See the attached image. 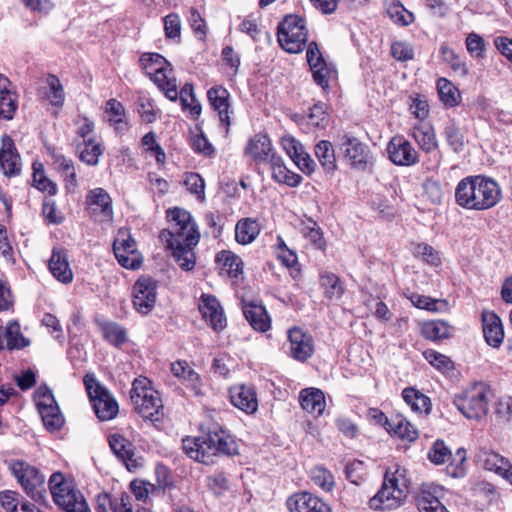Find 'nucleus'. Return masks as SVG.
<instances>
[{
  "label": "nucleus",
  "instance_id": "41",
  "mask_svg": "<svg viewBox=\"0 0 512 512\" xmlns=\"http://www.w3.org/2000/svg\"><path fill=\"white\" fill-rule=\"evenodd\" d=\"M301 233L307 239L314 249L324 251L326 249V240L319 224L312 218H306L302 221Z\"/></svg>",
  "mask_w": 512,
  "mask_h": 512
},
{
  "label": "nucleus",
  "instance_id": "5",
  "mask_svg": "<svg viewBox=\"0 0 512 512\" xmlns=\"http://www.w3.org/2000/svg\"><path fill=\"white\" fill-rule=\"evenodd\" d=\"M83 383L97 417L101 421L115 418L119 409L118 403L109 390L97 380L94 373H87Z\"/></svg>",
  "mask_w": 512,
  "mask_h": 512
},
{
  "label": "nucleus",
  "instance_id": "12",
  "mask_svg": "<svg viewBox=\"0 0 512 512\" xmlns=\"http://www.w3.org/2000/svg\"><path fill=\"white\" fill-rule=\"evenodd\" d=\"M206 458L219 454L234 455L237 453V444L229 432L218 423H212L207 432L201 436Z\"/></svg>",
  "mask_w": 512,
  "mask_h": 512
},
{
  "label": "nucleus",
  "instance_id": "55",
  "mask_svg": "<svg viewBox=\"0 0 512 512\" xmlns=\"http://www.w3.org/2000/svg\"><path fill=\"white\" fill-rule=\"evenodd\" d=\"M310 69L312 71L314 82L323 90H327L329 88V79L334 72L332 65L324 61L318 64H313Z\"/></svg>",
  "mask_w": 512,
  "mask_h": 512
},
{
  "label": "nucleus",
  "instance_id": "47",
  "mask_svg": "<svg viewBox=\"0 0 512 512\" xmlns=\"http://www.w3.org/2000/svg\"><path fill=\"white\" fill-rule=\"evenodd\" d=\"M4 338L9 351L23 349L29 345V340L20 332V326L15 321L6 326Z\"/></svg>",
  "mask_w": 512,
  "mask_h": 512
},
{
  "label": "nucleus",
  "instance_id": "50",
  "mask_svg": "<svg viewBox=\"0 0 512 512\" xmlns=\"http://www.w3.org/2000/svg\"><path fill=\"white\" fill-rule=\"evenodd\" d=\"M182 449L184 453L193 460L208 464L206 454L203 448L201 437H185L182 439Z\"/></svg>",
  "mask_w": 512,
  "mask_h": 512
},
{
  "label": "nucleus",
  "instance_id": "62",
  "mask_svg": "<svg viewBox=\"0 0 512 512\" xmlns=\"http://www.w3.org/2000/svg\"><path fill=\"white\" fill-rule=\"evenodd\" d=\"M106 112L110 115L109 121L115 125H119V128L127 127V123L124 122L123 117L125 114L124 106L121 102L116 99H109L106 102Z\"/></svg>",
  "mask_w": 512,
  "mask_h": 512
},
{
  "label": "nucleus",
  "instance_id": "1",
  "mask_svg": "<svg viewBox=\"0 0 512 512\" xmlns=\"http://www.w3.org/2000/svg\"><path fill=\"white\" fill-rule=\"evenodd\" d=\"M455 202L466 210L484 211L496 206L502 191L496 180L485 175L467 176L455 188Z\"/></svg>",
  "mask_w": 512,
  "mask_h": 512
},
{
  "label": "nucleus",
  "instance_id": "14",
  "mask_svg": "<svg viewBox=\"0 0 512 512\" xmlns=\"http://www.w3.org/2000/svg\"><path fill=\"white\" fill-rule=\"evenodd\" d=\"M113 252L118 263L126 269L135 270L142 264V259L137 250V243L127 232H118L113 243Z\"/></svg>",
  "mask_w": 512,
  "mask_h": 512
},
{
  "label": "nucleus",
  "instance_id": "27",
  "mask_svg": "<svg viewBox=\"0 0 512 512\" xmlns=\"http://www.w3.org/2000/svg\"><path fill=\"white\" fill-rule=\"evenodd\" d=\"M48 267L58 281L64 284L72 282L73 273L69 266L68 255L65 249L53 248Z\"/></svg>",
  "mask_w": 512,
  "mask_h": 512
},
{
  "label": "nucleus",
  "instance_id": "44",
  "mask_svg": "<svg viewBox=\"0 0 512 512\" xmlns=\"http://www.w3.org/2000/svg\"><path fill=\"white\" fill-rule=\"evenodd\" d=\"M412 136L419 147L426 153H430L438 148V142L432 127L416 126L413 128Z\"/></svg>",
  "mask_w": 512,
  "mask_h": 512
},
{
  "label": "nucleus",
  "instance_id": "9",
  "mask_svg": "<svg viewBox=\"0 0 512 512\" xmlns=\"http://www.w3.org/2000/svg\"><path fill=\"white\" fill-rule=\"evenodd\" d=\"M428 459L435 465H442L451 460L446 467V472L453 478H463L467 473L465 466L467 459L466 450L460 447L456 450L455 454L452 455L450 448L442 439H437L432 444L428 451Z\"/></svg>",
  "mask_w": 512,
  "mask_h": 512
},
{
  "label": "nucleus",
  "instance_id": "56",
  "mask_svg": "<svg viewBox=\"0 0 512 512\" xmlns=\"http://www.w3.org/2000/svg\"><path fill=\"white\" fill-rule=\"evenodd\" d=\"M139 62L147 76L152 75L159 67L170 66L169 62L159 53H144Z\"/></svg>",
  "mask_w": 512,
  "mask_h": 512
},
{
  "label": "nucleus",
  "instance_id": "26",
  "mask_svg": "<svg viewBox=\"0 0 512 512\" xmlns=\"http://www.w3.org/2000/svg\"><path fill=\"white\" fill-rule=\"evenodd\" d=\"M95 502V512H133L130 496L126 493L114 497L107 492H102L96 496Z\"/></svg>",
  "mask_w": 512,
  "mask_h": 512
},
{
  "label": "nucleus",
  "instance_id": "46",
  "mask_svg": "<svg viewBox=\"0 0 512 512\" xmlns=\"http://www.w3.org/2000/svg\"><path fill=\"white\" fill-rule=\"evenodd\" d=\"M54 162L58 165V170L66 183V188H77L78 181L73 160L59 154L54 156Z\"/></svg>",
  "mask_w": 512,
  "mask_h": 512
},
{
  "label": "nucleus",
  "instance_id": "37",
  "mask_svg": "<svg viewBox=\"0 0 512 512\" xmlns=\"http://www.w3.org/2000/svg\"><path fill=\"white\" fill-rule=\"evenodd\" d=\"M260 231L261 227L256 219L242 218L235 226V240L241 245L251 244Z\"/></svg>",
  "mask_w": 512,
  "mask_h": 512
},
{
  "label": "nucleus",
  "instance_id": "22",
  "mask_svg": "<svg viewBox=\"0 0 512 512\" xmlns=\"http://www.w3.org/2000/svg\"><path fill=\"white\" fill-rule=\"evenodd\" d=\"M245 155L251 157L256 163H269L272 155H277L272 147L271 140L267 134H256L251 137L244 151Z\"/></svg>",
  "mask_w": 512,
  "mask_h": 512
},
{
  "label": "nucleus",
  "instance_id": "64",
  "mask_svg": "<svg viewBox=\"0 0 512 512\" xmlns=\"http://www.w3.org/2000/svg\"><path fill=\"white\" fill-rule=\"evenodd\" d=\"M388 14L394 23L401 26H408L414 21V14L408 11L403 5L390 7Z\"/></svg>",
  "mask_w": 512,
  "mask_h": 512
},
{
  "label": "nucleus",
  "instance_id": "23",
  "mask_svg": "<svg viewBox=\"0 0 512 512\" xmlns=\"http://www.w3.org/2000/svg\"><path fill=\"white\" fill-rule=\"evenodd\" d=\"M0 167L7 176H15L20 173V156L17 153L13 139L4 134L1 138Z\"/></svg>",
  "mask_w": 512,
  "mask_h": 512
},
{
  "label": "nucleus",
  "instance_id": "29",
  "mask_svg": "<svg viewBox=\"0 0 512 512\" xmlns=\"http://www.w3.org/2000/svg\"><path fill=\"white\" fill-rule=\"evenodd\" d=\"M299 403L306 412L320 416L326 407L325 394L318 388H304L300 391Z\"/></svg>",
  "mask_w": 512,
  "mask_h": 512
},
{
  "label": "nucleus",
  "instance_id": "54",
  "mask_svg": "<svg viewBox=\"0 0 512 512\" xmlns=\"http://www.w3.org/2000/svg\"><path fill=\"white\" fill-rule=\"evenodd\" d=\"M311 479L314 484L320 487L322 490L329 492L334 488V476L324 466H315L311 469Z\"/></svg>",
  "mask_w": 512,
  "mask_h": 512
},
{
  "label": "nucleus",
  "instance_id": "40",
  "mask_svg": "<svg viewBox=\"0 0 512 512\" xmlns=\"http://www.w3.org/2000/svg\"><path fill=\"white\" fill-rule=\"evenodd\" d=\"M315 155L327 174H333L337 169L333 145L328 140H321L315 145Z\"/></svg>",
  "mask_w": 512,
  "mask_h": 512
},
{
  "label": "nucleus",
  "instance_id": "20",
  "mask_svg": "<svg viewBox=\"0 0 512 512\" xmlns=\"http://www.w3.org/2000/svg\"><path fill=\"white\" fill-rule=\"evenodd\" d=\"M229 398L233 406L246 414H253L258 409V399L253 385L237 384L229 389Z\"/></svg>",
  "mask_w": 512,
  "mask_h": 512
},
{
  "label": "nucleus",
  "instance_id": "8",
  "mask_svg": "<svg viewBox=\"0 0 512 512\" xmlns=\"http://www.w3.org/2000/svg\"><path fill=\"white\" fill-rule=\"evenodd\" d=\"M488 387L477 383L454 397L453 403L469 420H480L488 413Z\"/></svg>",
  "mask_w": 512,
  "mask_h": 512
},
{
  "label": "nucleus",
  "instance_id": "4",
  "mask_svg": "<svg viewBox=\"0 0 512 512\" xmlns=\"http://www.w3.org/2000/svg\"><path fill=\"white\" fill-rule=\"evenodd\" d=\"M277 38L280 46L288 53L301 52L308 41L305 20L295 14L286 15L278 24Z\"/></svg>",
  "mask_w": 512,
  "mask_h": 512
},
{
  "label": "nucleus",
  "instance_id": "49",
  "mask_svg": "<svg viewBox=\"0 0 512 512\" xmlns=\"http://www.w3.org/2000/svg\"><path fill=\"white\" fill-rule=\"evenodd\" d=\"M178 97L180 98L183 110L189 109L194 118H197L201 114L202 108L200 103L196 100L194 87L191 83H185L183 85L180 92H178Z\"/></svg>",
  "mask_w": 512,
  "mask_h": 512
},
{
  "label": "nucleus",
  "instance_id": "53",
  "mask_svg": "<svg viewBox=\"0 0 512 512\" xmlns=\"http://www.w3.org/2000/svg\"><path fill=\"white\" fill-rule=\"evenodd\" d=\"M43 424L47 430L53 432L58 431L64 424V417L58 406L44 408L39 411Z\"/></svg>",
  "mask_w": 512,
  "mask_h": 512
},
{
  "label": "nucleus",
  "instance_id": "45",
  "mask_svg": "<svg viewBox=\"0 0 512 512\" xmlns=\"http://www.w3.org/2000/svg\"><path fill=\"white\" fill-rule=\"evenodd\" d=\"M320 285L324 288L326 298L330 300L340 299L344 293V286L340 278L332 272H325L320 275Z\"/></svg>",
  "mask_w": 512,
  "mask_h": 512
},
{
  "label": "nucleus",
  "instance_id": "10",
  "mask_svg": "<svg viewBox=\"0 0 512 512\" xmlns=\"http://www.w3.org/2000/svg\"><path fill=\"white\" fill-rule=\"evenodd\" d=\"M160 240L166 244V248L171 251L172 257L184 271H191L196 264L194 247L200 240V235H191L182 240L173 239V235L167 230H161Z\"/></svg>",
  "mask_w": 512,
  "mask_h": 512
},
{
  "label": "nucleus",
  "instance_id": "48",
  "mask_svg": "<svg viewBox=\"0 0 512 512\" xmlns=\"http://www.w3.org/2000/svg\"><path fill=\"white\" fill-rule=\"evenodd\" d=\"M437 90L440 100L447 107H454L458 104L460 93L458 88L446 78H440L437 81Z\"/></svg>",
  "mask_w": 512,
  "mask_h": 512
},
{
  "label": "nucleus",
  "instance_id": "32",
  "mask_svg": "<svg viewBox=\"0 0 512 512\" xmlns=\"http://www.w3.org/2000/svg\"><path fill=\"white\" fill-rule=\"evenodd\" d=\"M201 312L203 317L209 321L214 331H221L226 327V318L219 301L214 296H207L203 299Z\"/></svg>",
  "mask_w": 512,
  "mask_h": 512
},
{
  "label": "nucleus",
  "instance_id": "60",
  "mask_svg": "<svg viewBox=\"0 0 512 512\" xmlns=\"http://www.w3.org/2000/svg\"><path fill=\"white\" fill-rule=\"evenodd\" d=\"M424 358L436 369L442 372L453 369V362L446 355L433 349H427L423 352Z\"/></svg>",
  "mask_w": 512,
  "mask_h": 512
},
{
  "label": "nucleus",
  "instance_id": "7",
  "mask_svg": "<svg viewBox=\"0 0 512 512\" xmlns=\"http://www.w3.org/2000/svg\"><path fill=\"white\" fill-rule=\"evenodd\" d=\"M408 488L399 483L397 472L386 471L379 491L369 500V507L375 511L399 507L407 497Z\"/></svg>",
  "mask_w": 512,
  "mask_h": 512
},
{
  "label": "nucleus",
  "instance_id": "30",
  "mask_svg": "<svg viewBox=\"0 0 512 512\" xmlns=\"http://www.w3.org/2000/svg\"><path fill=\"white\" fill-rule=\"evenodd\" d=\"M10 80L0 74V118L13 119L18 107L17 95L10 89Z\"/></svg>",
  "mask_w": 512,
  "mask_h": 512
},
{
  "label": "nucleus",
  "instance_id": "61",
  "mask_svg": "<svg viewBox=\"0 0 512 512\" xmlns=\"http://www.w3.org/2000/svg\"><path fill=\"white\" fill-rule=\"evenodd\" d=\"M391 56L397 61L406 62L414 58L413 46L405 41H395L391 44Z\"/></svg>",
  "mask_w": 512,
  "mask_h": 512
},
{
  "label": "nucleus",
  "instance_id": "24",
  "mask_svg": "<svg viewBox=\"0 0 512 512\" xmlns=\"http://www.w3.org/2000/svg\"><path fill=\"white\" fill-rule=\"evenodd\" d=\"M242 310L251 327L259 332H266L271 327V319L265 307L256 301L242 300Z\"/></svg>",
  "mask_w": 512,
  "mask_h": 512
},
{
  "label": "nucleus",
  "instance_id": "38",
  "mask_svg": "<svg viewBox=\"0 0 512 512\" xmlns=\"http://www.w3.org/2000/svg\"><path fill=\"white\" fill-rule=\"evenodd\" d=\"M404 401L414 412L428 415L432 409V403L428 396L414 387H406L402 391Z\"/></svg>",
  "mask_w": 512,
  "mask_h": 512
},
{
  "label": "nucleus",
  "instance_id": "43",
  "mask_svg": "<svg viewBox=\"0 0 512 512\" xmlns=\"http://www.w3.org/2000/svg\"><path fill=\"white\" fill-rule=\"evenodd\" d=\"M451 328L447 322L442 320H432L424 322L421 326V335L430 341H440L449 338Z\"/></svg>",
  "mask_w": 512,
  "mask_h": 512
},
{
  "label": "nucleus",
  "instance_id": "6",
  "mask_svg": "<svg viewBox=\"0 0 512 512\" xmlns=\"http://www.w3.org/2000/svg\"><path fill=\"white\" fill-rule=\"evenodd\" d=\"M11 471L27 496L40 505L46 503L45 476L36 467L24 461H15L11 464Z\"/></svg>",
  "mask_w": 512,
  "mask_h": 512
},
{
  "label": "nucleus",
  "instance_id": "57",
  "mask_svg": "<svg viewBox=\"0 0 512 512\" xmlns=\"http://www.w3.org/2000/svg\"><path fill=\"white\" fill-rule=\"evenodd\" d=\"M183 184L187 190L194 194L198 200L203 201L205 199V182L200 174L196 172L185 173Z\"/></svg>",
  "mask_w": 512,
  "mask_h": 512
},
{
  "label": "nucleus",
  "instance_id": "35",
  "mask_svg": "<svg viewBox=\"0 0 512 512\" xmlns=\"http://www.w3.org/2000/svg\"><path fill=\"white\" fill-rule=\"evenodd\" d=\"M86 204L93 212L99 209L105 217L113 215L112 199L103 188L91 189L86 195Z\"/></svg>",
  "mask_w": 512,
  "mask_h": 512
},
{
  "label": "nucleus",
  "instance_id": "42",
  "mask_svg": "<svg viewBox=\"0 0 512 512\" xmlns=\"http://www.w3.org/2000/svg\"><path fill=\"white\" fill-rule=\"evenodd\" d=\"M149 77L169 100L176 101L178 99L176 79L168 76L166 67L157 68V71Z\"/></svg>",
  "mask_w": 512,
  "mask_h": 512
},
{
  "label": "nucleus",
  "instance_id": "25",
  "mask_svg": "<svg viewBox=\"0 0 512 512\" xmlns=\"http://www.w3.org/2000/svg\"><path fill=\"white\" fill-rule=\"evenodd\" d=\"M484 338L488 345L497 348L504 339V329L500 317L493 311L482 313Z\"/></svg>",
  "mask_w": 512,
  "mask_h": 512
},
{
  "label": "nucleus",
  "instance_id": "58",
  "mask_svg": "<svg viewBox=\"0 0 512 512\" xmlns=\"http://www.w3.org/2000/svg\"><path fill=\"white\" fill-rule=\"evenodd\" d=\"M308 124L315 128H325L328 125L327 107L324 103L317 102L310 108Z\"/></svg>",
  "mask_w": 512,
  "mask_h": 512
},
{
  "label": "nucleus",
  "instance_id": "34",
  "mask_svg": "<svg viewBox=\"0 0 512 512\" xmlns=\"http://www.w3.org/2000/svg\"><path fill=\"white\" fill-rule=\"evenodd\" d=\"M445 489L440 485H423L420 497L417 499V507L420 512L430 511L443 505L441 499L444 497Z\"/></svg>",
  "mask_w": 512,
  "mask_h": 512
},
{
  "label": "nucleus",
  "instance_id": "17",
  "mask_svg": "<svg viewBox=\"0 0 512 512\" xmlns=\"http://www.w3.org/2000/svg\"><path fill=\"white\" fill-rule=\"evenodd\" d=\"M389 159L398 166H412L416 164L418 153L412 144L403 136H394L387 145Z\"/></svg>",
  "mask_w": 512,
  "mask_h": 512
},
{
  "label": "nucleus",
  "instance_id": "36",
  "mask_svg": "<svg viewBox=\"0 0 512 512\" xmlns=\"http://www.w3.org/2000/svg\"><path fill=\"white\" fill-rule=\"evenodd\" d=\"M387 432L409 442H413L418 438V430L405 417L399 414L390 418Z\"/></svg>",
  "mask_w": 512,
  "mask_h": 512
},
{
  "label": "nucleus",
  "instance_id": "19",
  "mask_svg": "<svg viewBox=\"0 0 512 512\" xmlns=\"http://www.w3.org/2000/svg\"><path fill=\"white\" fill-rule=\"evenodd\" d=\"M289 512H332L330 506L310 492H297L286 501Z\"/></svg>",
  "mask_w": 512,
  "mask_h": 512
},
{
  "label": "nucleus",
  "instance_id": "31",
  "mask_svg": "<svg viewBox=\"0 0 512 512\" xmlns=\"http://www.w3.org/2000/svg\"><path fill=\"white\" fill-rule=\"evenodd\" d=\"M270 168L272 170V178L289 187H297L301 184L303 178L300 174L290 171L284 164L279 155H272L270 158Z\"/></svg>",
  "mask_w": 512,
  "mask_h": 512
},
{
  "label": "nucleus",
  "instance_id": "2",
  "mask_svg": "<svg viewBox=\"0 0 512 512\" xmlns=\"http://www.w3.org/2000/svg\"><path fill=\"white\" fill-rule=\"evenodd\" d=\"M130 400L135 412L155 426L162 421L163 405L159 393L150 386L146 377L135 378L130 390Z\"/></svg>",
  "mask_w": 512,
  "mask_h": 512
},
{
  "label": "nucleus",
  "instance_id": "39",
  "mask_svg": "<svg viewBox=\"0 0 512 512\" xmlns=\"http://www.w3.org/2000/svg\"><path fill=\"white\" fill-rule=\"evenodd\" d=\"M216 262L222 272L230 278H238L243 273L242 259L229 250H222L216 255Z\"/></svg>",
  "mask_w": 512,
  "mask_h": 512
},
{
  "label": "nucleus",
  "instance_id": "11",
  "mask_svg": "<svg viewBox=\"0 0 512 512\" xmlns=\"http://www.w3.org/2000/svg\"><path fill=\"white\" fill-rule=\"evenodd\" d=\"M340 148L351 169L364 172L374 167L375 158L371 149L357 137L344 135Z\"/></svg>",
  "mask_w": 512,
  "mask_h": 512
},
{
  "label": "nucleus",
  "instance_id": "18",
  "mask_svg": "<svg viewBox=\"0 0 512 512\" xmlns=\"http://www.w3.org/2000/svg\"><path fill=\"white\" fill-rule=\"evenodd\" d=\"M288 340L290 343V356L293 359L305 362L312 357L314 341L310 334L299 327H293L288 330Z\"/></svg>",
  "mask_w": 512,
  "mask_h": 512
},
{
  "label": "nucleus",
  "instance_id": "15",
  "mask_svg": "<svg viewBox=\"0 0 512 512\" xmlns=\"http://www.w3.org/2000/svg\"><path fill=\"white\" fill-rule=\"evenodd\" d=\"M108 444L113 454L128 471H135L142 465L141 458H137L135 455V445L122 434H110Z\"/></svg>",
  "mask_w": 512,
  "mask_h": 512
},
{
  "label": "nucleus",
  "instance_id": "63",
  "mask_svg": "<svg viewBox=\"0 0 512 512\" xmlns=\"http://www.w3.org/2000/svg\"><path fill=\"white\" fill-rule=\"evenodd\" d=\"M445 138L449 146L455 151L460 152L464 148L463 135L460 133L459 128L454 124L450 123L445 126L444 129Z\"/></svg>",
  "mask_w": 512,
  "mask_h": 512
},
{
  "label": "nucleus",
  "instance_id": "33",
  "mask_svg": "<svg viewBox=\"0 0 512 512\" xmlns=\"http://www.w3.org/2000/svg\"><path fill=\"white\" fill-rule=\"evenodd\" d=\"M0 505L6 512H42L34 504L24 501L18 492L12 490L0 492Z\"/></svg>",
  "mask_w": 512,
  "mask_h": 512
},
{
  "label": "nucleus",
  "instance_id": "59",
  "mask_svg": "<svg viewBox=\"0 0 512 512\" xmlns=\"http://www.w3.org/2000/svg\"><path fill=\"white\" fill-rule=\"evenodd\" d=\"M84 145V149L80 151V160L89 166H96L103 153L100 144L96 143L94 139H89Z\"/></svg>",
  "mask_w": 512,
  "mask_h": 512
},
{
  "label": "nucleus",
  "instance_id": "16",
  "mask_svg": "<svg viewBox=\"0 0 512 512\" xmlns=\"http://www.w3.org/2000/svg\"><path fill=\"white\" fill-rule=\"evenodd\" d=\"M167 219L173 223L172 228L166 230L173 235L174 241L191 235H200L191 214L185 209L174 207L167 210Z\"/></svg>",
  "mask_w": 512,
  "mask_h": 512
},
{
  "label": "nucleus",
  "instance_id": "52",
  "mask_svg": "<svg viewBox=\"0 0 512 512\" xmlns=\"http://www.w3.org/2000/svg\"><path fill=\"white\" fill-rule=\"evenodd\" d=\"M46 83L50 91L49 94H47V98L51 105L62 107L65 101V92L60 79L54 74H49L46 78Z\"/></svg>",
  "mask_w": 512,
  "mask_h": 512
},
{
  "label": "nucleus",
  "instance_id": "13",
  "mask_svg": "<svg viewBox=\"0 0 512 512\" xmlns=\"http://www.w3.org/2000/svg\"><path fill=\"white\" fill-rule=\"evenodd\" d=\"M157 281L150 276H141L133 285V306L142 315L149 314L157 299Z\"/></svg>",
  "mask_w": 512,
  "mask_h": 512
},
{
  "label": "nucleus",
  "instance_id": "28",
  "mask_svg": "<svg viewBox=\"0 0 512 512\" xmlns=\"http://www.w3.org/2000/svg\"><path fill=\"white\" fill-rule=\"evenodd\" d=\"M95 324L101 331L103 339L110 345L121 348L128 341L127 330L121 324L102 318H96Z\"/></svg>",
  "mask_w": 512,
  "mask_h": 512
},
{
  "label": "nucleus",
  "instance_id": "3",
  "mask_svg": "<svg viewBox=\"0 0 512 512\" xmlns=\"http://www.w3.org/2000/svg\"><path fill=\"white\" fill-rule=\"evenodd\" d=\"M48 486L55 504L65 512H91L83 494L62 473H53Z\"/></svg>",
  "mask_w": 512,
  "mask_h": 512
},
{
  "label": "nucleus",
  "instance_id": "51",
  "mask_svg": "<svg viewBox=\"0 0 512 512\" xmlns=\"http://www.w3.org/2000/svg\"><path fill=\"white\" fill-rule=\"evenodd\" d=\"M33 186L41 192H47L50 196L57 193V185L45 176L41 163H33Z\"/></svg>",
  "mask_w": 512,
  "mask_h": 512
},
{
  "label": "nucleus",
  "instance_id": "21",
  "mask_svg": "<svg viewBox=\"0 0 512 512\" xmlns=\"http://www.w3.org/2000/svg\"><path fill=\"white\" fill-rule=\"evenodd\" d=\"M207 98L211 107L218 112L220 125L225 129V136L229 133L230 116V93L223 86H214L207 91Z\"/></svg>",
  "mask_w": 512,
  "mask_h": 512
}]
</instances>
